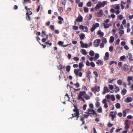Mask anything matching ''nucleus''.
I'll return each mask as SVG.
<instances>
[{"label": "nucleus", "mask_w": 133, "mask_h": 133, "mask_svg": "<svg viewBox=\"0 0 133 133\" xmlns=\"http://www.w3.org/2000/svg\"><path fill=\"white\" fill-rule=\"evenodd\" d=\"M86 94V92L85 91H83L82 92H80L78 95V99H80L81 101H82L84 102H85V101L84 99L82 97V96H85L84 95Z\"/></svg>", "instance_id": "1"}, {"label": "nucleus", "mask_w": 133, "mask_h": 133, "mask_svg": "<svg viewBox=\"0 0 133 133\" xmlns=\"http://www.w3.org/2000/svg\"><path fill=\"white\" fill-rule=\"evenodd\" d=\"M109 21L110 20L109 19H107L104 21L103 24L105 28H108L110 26V25L108 23Z\"/></svg>", "instance_id": "2"}, {"label": "nucleus", "mask_w": 133, "mask_h": 133, "mask_svg": "<svg viewBox=\"0 0 133 133\" xmlns=\"http://www.w3.org/2000/svg\"><path fill=\"white\" fill-rule=\"evenodd\" d=\"M73 111L75 112V113L72 114V117H74L76 116L77 117V118L76 120H77L79 117V111H78V110L76 108H75L73 110Z\"/></svg>", "instance_id": "3"}, {"label": "nucleus", "mask_w": 133, "mask_h": 133, "mask_svg": "<svg viewBox=\"0 0 133 133\" xmlns=\"http://www.w3.org/2000/svg\"><path fill=\"white\" fill-rule=\"evenodd\" d=\"M79 69H75L74 70V72L76 76H78L80 77H81L82 75V73L81 72H79Z\"/></svg>", "instance_id": "4"}, {"label": "nucleus", "mask_w": 133, "mask_h": 133, "mask_svg": "<svg viewBox=\"0 0 133 133\" xmlns=\"http://www.w3.org/2000/svg\"><path fill=\"white\" fill-rule=\"evenodd\" d=\"M109 102V100H107L105 99H104L102 101V103L104 104V107L106 108H107L108 107L107 103Z\"/></svg>", "instance_id": "5"}, {"label": "nucleus", "mask_w": 133, "mask_h": 133, "mask_svg": "<svg viewBox=\"0 0 133 133\" xmlns=\"http://www.w3.org/2000/svg\"><path fill=\"white\" fill-rule=\"evenodd\" d=\"M99 25L98 23H96L92 25V27L91 29V32L93 31L97 27H98Z\"/></svg>", "instance_id": "6"}, {"label": "nucleus", "mask_w": 133, "mask_h": 133, "mask_svg": "<svg viewBox=\"0 0 133 133\" xmlns=\"http://www.w3.org/2000/svg\"><path fill=\"white\" fill-rule=\"evenodd\" d=\"M101 40L99 39H97L94 41V46L95 47H97L99 45Z\"/></svg>", "instance_id": "7"}, {"label": "nucleus", "mask_w": 133, "mask_h": 133, "mask_svg": "<svg viewBox=\"0 0 133 133\" xmlns=\"http://www.w3.org/2000/svg\"><path fill=\"white\" fill-rule=\"evenodd\" d=\"M81 46L82 48H87L89 47V45L86 43H84L82 41L80 42Z\"/></svg>", "instance_id": "8"}, {"label": "nucleus", "mask_w": 133, "mask_h": 133, "mask_svg": "<svg viewBox=\"0 0 133 133\" xmlns=\"http://www.w3.org/2000/svg\"><path fill=\"white\" fill-rule=\"evenodd\" d=\"M79 28L82 29L83 31L87 32L88 31V28L86 26H84L82 25H80L79 26Z\"/></svg>", "instance_id": "9"}, {"label": "nucleus", "mask_w": 133, "mask_h": 133, "mask_svg": "<svg viewBox=\"0 0 133 133\" xmlns=\"http://www.w3.org/2000/svg\"><path fill=\"white\" fill-rule=\"evenodd\" d=\"M128 66L126 64H124L123 66L121 67L122 70L124 71H128L129 70V69L128 68Z\"/></svg>", "instance_id": "10"}, {"label": "nucleus", "mask_w": 133, "mask_h": 133, "mask_svg": "<svg viewBox=\"0 0 133 133\" xmlns=\"http://www.w3.org/2000/svg\"><path fill=\"white\" fill-rule=\"evenodd\" d=\"M88 113L91 114H94L95 115H97V114L96 112L93 109H88Z\"/></svg>", "instance_id": "11"}, {"label": "nucleus", "mask_w": 133, "mask_h": 133, "mask_svg": "<svg viewBox=\"0 0 133 133\" xmlns=\"http://www.w3.org/2000/svg\"><path fill=\"white\" fill-rule=\"evenodd\" d=\"M83 21L82 17L80 15H79L77 18L76 19V21L82 22Z\"/></svg>", "instance_id": "12"}, {"label": "nucleus", "mask_w": 133, "mask_h": 133, "mask_svg": "<svg viewBox=\"0 0 133 133\" xmlns=\"http://www.w3.org/2000/svg\"><path fill=\"white\" fill-rule=\"evenodd\" d=\"M109 91L108 87H105L103 88V94H104L105 93H107L108 92H109Z\"/></svg>", "instance_id": "13"}, {"label": "nucleus", "mask_w": 133, "mask_h": 133, "mask_svg": "<svg viewBox=\"0 0 133 133\" xmlns=\"http://www.w3.org/2000/svg\"><path fill=\"white\" fill-rule=\"evenodd\" d=\"M133 98L131 97H128L124 100V102H130L132 101Z\"/></svg>", "instance_id": "14"}, {"label": "nucleus", "mask_w": 133, "mask_h": 133, "mask_svg": "<svg viewBox=\"0 0 133 133\" xmlns=\"http://www.w3.org/2000/svg\"><path fill=\"white\" fill-rule=\"evenodd\" d=\"M103 14V11L102 10H99V12H97V16L98 17H102Z\"/></svg>", "instance_id": "15"}, {"label": "nucleus", "mask_w": 133, "mask_h": 133, "mask_svg": "<svg viewBox=\"0 0 133 133\" xmlns=\"http://www.w3.org/2000/svg\"><path fill=\"white\" fill-rule=\"evenodd\" d=\"M101 2H99L96 5L95 8L96 9H98L101 7H102Z\"/></svg>", "instance_id": "16"}, {"label": "nucleus", "mask_w": 133, "mask_h": 133, "mask_svg": "<svg viewBox=\"0 0 133 133\" xmlns=\"http://www.w3.org/2000/svg\"><path fill=\"white\" fill-rule=\"evenodd\" d=\"M109 54L108 52H107L105 53V56L104 57V59L105 60H107L109 59Z\"/></svg>", "instance_id": "17"}, {"label": "nucleus", "mask_w": 133, "mask_h": 133, "mask_svg": "<svg viewBox=\"0 0 133 133\" xmlns=\"http://www.w3.org/2000/svg\"><path fill=\"white\" fill-rule=\"evenodd\" d=\"M80 52L82 54L84 55H86L87 54L86 51L84 49H81V50Z\"/></svg>", "instance_id": "18"}, {"label": "nucleus", "mask_w": 133, "mask_h": 133, "mask_svg": "<svg viewBox=\"0 0 133 133\" xmlns=\"http://www.w3.org/2000/svg\"><path fill=\"white\" fill-rule=\"evenodd\" d=\"M127 92L126 89L125 88H124L123 89L122 92L121 94L123 95H124L126 94Z\"/></svg>", "instance_id": "19"}, {"label": "nucleus", "mask_w": 133, "mask_h": 133, "mask_svg": "<svg viewBox=\"0 0 133 133\" xmlns=\"http://www.w3.org/2000/svg\"><path fill=\"white\" fill-rule=\"evenodd\" d=\"M83 65L82 63H80L79 65V71H81L82 69V67L83 66Z\"/></svg>", "instance_id": "20"}, {"label": "nucleus", "mask_w": 133, "mask_h": 133, "mask_svg": "<svg viewBox=\"0 0 133 133\" xmlns=\"http://www.w3.org/2000/svg\"><path fill=\"white\" fill-rule=\"evenodd\" d=\"M26 15L27 16L26 17V19L28 21H30L31 20L29 16V12L28 11L27 12Z\"/></svg>", "instance_id": "21"}, {"label": "nucleus", "mask_w": 133, "mask_h": 133, "mask_svg": "<svg viewBox=\"0 0 133 133\" xmlns=\"http://www.w3.org/2000/svg\"><path fill=\"white\" fill-rule=\"evenodd\" d=\"M97 34L101 37H102L104 36V33L101 32L100 30H99L98 31Z\"/></svg>", "instance_id": "22"}, {"label": "nucleus", "mask_w": 133, "mask_h": 133, "mask_svg": "<svg viewBox=\"0 0 133 133\" xmlns=\"http://www.w3.org/2000/svg\"><path fill=\"white\" fill-rule=\"evenodd\" d=\"M114 40V37L112 36H111L110 37L109 42L110 43H113Z\"/></svg>", "instance_id": "23"}, {"label": "nucleus", "mask_w": 133, "mask_h": 133, "mask_svg": "<svg viewBox=\"0 0 133 133\" xmlns=\"http://www.w3.org/2000/svg\"><path fill=\"white\" fill-rule=\"evenodd\" d=\"M127 57L129 59L131 60L132 59V56L131 54L128 53L127 55Z\"/></svg>", "instance_id": "24"}, {"label": "nucleus", "mask_w": 133, "mask_h": 133, "mask_svg": "<svg viewBox=\"0 0 133 133\" xmlns=\"http://www.w3.org/2000/svg\"><path fill=\"white\" fill-rule=\"evenodd\" d=\"M99 57V55L98 54H95V56L94 57V60H96Z\"/></svg>", "instance_id": "25"}, {"label": "nucleus", "mask_w": 133, "mask_h": 133, "mask_svg": "<svg viewBox=\"0 0 133 133\" xmlns=\"http://www.w3.org/2000/svg\"><path fill=\"white\" fill-rule=\"evenodd\" d=\"M79 37L80 39L81 40H83L84 38L85 37V35L84 34H81L80 35Z\"/></svg>", "instance_id": "26"}, {"label": "nucleus", "mask_w": 133, "mask_h": 133, "mask_svg": "<svg viewBox=\"0 0 133 133\" xmlns=\"http://www.w3.org/2000/svg\"><path fill=\"white\" fill-rule=\"evenodd\" d=\"M102 41L103 43L105 44L107 42L106 39L104 37H103L102 38Z\"/></svg>", "instance_id": "27"}, {"label": "nucleus", "mask_w": 133, "mask_h": 133, "mask_svg": "<svg viewBox=\"0 0 133 133\" xmlns=\"http://www.w3.org/2000/svg\"><path fill=\"white\" fill-rule=\"evenodd\" d=\"M107 2L106 1H103L102 2H101L102 7H103L105 5L107 4Z\"/></svg>", "instance_id": "28"}, {"label": "nucleus", "mask_w": 133, "mask_h": 133, "mask_svg": "<svg viewBox=\"0 0 133 133\" xmlns=\"http://www.w3.org/2000/svg\"><path fill=\"white\" fill-rule=\"evenodd\" d=\"M95 53L92 50H91L89 52V54L90 56H93L94 55Z\"/></svg>", "instance_id": "29"}, {"label": "nucleus", "mask_w": 133, "mask_h": 133, "mask_svg": "<svg viewBox=\"0 0 133 133\" xmlns=\"http://www.w3.org/2000/svg\"><path fill=\"white\" fill-rule=\"evenodd\" d=\"M117 83L119 85H121L122 84V81L121 80L119 79L117 81Z\"/></svg>", "instance_id": "30"}, {"label": "nucleus", "mask_w": 133, "mask_h": 133, "mask_svg": "<svg viewBox=\"0 0 133 133\" xmlns=\"http://www.w3.org/2000/svg\"><path fill=\"white\" fill-rule=\"evenodd\" d=\"M114 8L116 10H119L120 8L119 4H117L116 6L114 7Z\"/></svg>", "instance_id": "31"}, {"label": "nucleus", "mask_w": 133, "mask_h": 133, "mask_svg": "<svg viewBox=\"0 0 133 133\" xmlns=\"http://www.w3.org/2000/svg\"><path fill=\"white\" fill-rule=\"evenodd\" d=\"M117 18L120 20H121L124 18L123 17L122 15H118L117 16Z\"/></svg>", "instance_id": "32"}, {"label": "nucleus", "mask_w": 133, "mask_h": 133, "mask_svg": "<svg viewBox=\"0 0 133 133\" xmlns=\"http://www.w3.org/2000/svg\"><path fill=\"white\" fill-rule=\"evenodd\" d=\"M70 70V66H67L66 67V71L68 72H69Z\"/></svg>", "instance_id": "33"}, {"label": "nucleus", "mask_w": 133, "mask_h": 133, "mask_svg": "<svg viewBox=\"0 0 133 133\" xmlns=\"http://www.w3.org/2000/svg\"><path fill=\"white\" fill-rule=\"evenodd\" d=\"M84 97L86 100L89 99L90 98V97L88 95H85L84 96Z\"/></svg>", "instance_id": "34"}, {"label": "nucleus", "mask_w": 133, "mask_h": 133, "mask_svg": "<svg viewBox=\"0 0 133 133\" xmlns=\"http://www.w3.org/2000/svg\"><path fill=\"white\" fill-rule=\"evenodd\" d=\"M121 105L119 103H117L116 104V107L117 108L119 109L120 108Z\"/></svg>", "instance_id": "35"}, {"label": "nucleus", "mask_w": 133, "mask_h": 133, "mask_svg": "<svg viewBox=\"0 0 133 133\" xmlns=\"http://www.w3.org/2000/svg\"><path fill=\"white\" fill-rule=\"evenodd\" d=\"M111 99L113 101H114L115 100V98L114 95H111Z\"/></svg>", "instance_id": "36"}, {"label": "nucleus", "mask_w": 133, "mask_h": 133, "mask_svg": "<svg viewBox=\"0 0 133 133\" xmlns=\"http://www.w3.org/2000/svg\"><path fill=\"white\" fill-rule=\"evenodd\" d=\"M119 34H120L121 35H123V34L124 33V31L123 30H119Z\"/></svg>", "instance_id": "37"}, {"label": "nucleus", "mask_w": 133, "mask_h": 133, "mask_svg": "<svg viewBox=\"0 0 133 133\" xmlns=\"http://www.w3.org/2000/svg\"><path fill=\"white\" fill-rule=\"evenodd\" d=\"M108 86L109 89L110 90H112L113 89L114 87L113 85L109 84Z\"/></svg>", "instance_id": "38"}, {"label": "nucleus", "mask_w": 133, "mask_h": 133, "mask_svg": "<svg viewBox=\"0 0 133 133\" xmlns=\"http://www.w3.org/2000/svg\"><path fill=\"white\" fill-rule=\"evenodd\" d=\"M95 89L97 91H99L100 90V87L99 86H96L95 88Z\"/></svg>", "instance_id": "39"}, {"label": "nucleus", "mask_w": 133, "mask_h": 133, "mask_svg": "<svg viewBox=\"0 0 133 133\" xmlns=\"http://www.w3.org/2000/svg\"><path fill=\"white\" fill-rule=\"evenodd\" d=\"M119 91V88L117 87L116 86L115 88V91L116 92H117Z\"/></svg>", "instance_id": "40"}, {"label": "nucleus", "mask_w": 133, "mask_h": 133, "mask_svg": "<svg viewBox=\"0 0 133 133\" xmlns=\"http://www.w3.org/2000/svg\"><path fill=\"white\" fill-rule=\"evenodd\" d=\"M84 10L86 12H88V9L87 7H84Z\"/></svg>", "instance_id": "41"}, {"label": "nucleus", "mask_w": 133, "mask_h": 133, "mask_svg": "<svg viewBox=\"0 0 133 133\" xmlns=\"http://www.w3.org/2000/svg\"><path fill=\"white\" fill-rule=\"evenodd\" d=\"M129 123H130V122H129L128 120H125V122L124 123V124L125 125H129Z\"/></svg>", "instance_id": "42"}, {"label": "nucleus", "mask_w": 133, "mask_h": 133, "mask_svg": "<svg viewBox=\"0 0 133 133\" xmlns=\"http://www.w3.org/2000/svg\"><path fill=\"white\" fill-rule=\"evenodd\" d=\"M102 109L101 107L98 108L97 110V112L99 113H101L102 112Z\"/></svg>", "instance_id": "43"}, {"label": "nucleus", "mask_w": 133, "mask_h": 133, "mask_svg": "<svg viewBox=\"0 0 133 133\" xmlns=\"http://www.w3.org/2000/svg\"><path fill=\"white\" fill-rule=\"evenodd\" d=\"M91 3L90 2H89L87 4V5L88 7H90L91 6Z\"/></svg>", "instance_id": "44"}, {"label": "nucleus", "mask_w": 133, "mask_h": 133, "mask_svg": "<svg viewBox=\"0 0 133 133\" xmlns=\"http://www.w3.org/2000/svg\"><path fill=\"white\" fill-rule=\"evenodd\" d=\"M66 0H62L61 2L64 5H65L66 3Z\"/></svg>", "instance_id": "45"}, {"label": "nucleus", "mask_w": 133, "mask_h": 133, "mask_svg": "<svg viewBox=\"0 0 133 133\" xmlns=\"http://www.w3.org/2000/svg\"><path fill=\"white\" fill-rule=\"evenodd\" d=\"M127 110H125L123 111V116L124 117H125L126 116V111Z\"/></svg>", "instance_id": "46"}, {"label": "nucleus", "mask_w": 133, "mask_h": 133, "mask_svg": "<svg viewBox=\"0 0 133 133\" xmlns=\"http://www.w3.org/2000/svg\"><path fill=\"white\" fill-rule=\"evenodd\" d=\"M100 46L101 48H103L104 47V44L103 43H101L100 45Z\"/></svg>", "instance_id": "47"}, {"label": "nucleus", "mask_w": 133, "mask_h": 133, "mask_svg": "<svg viewBox=\"0 0 133 133\" xmlns=\"http://www.w3.org/2000/svg\"><path fill=\"white\" fill-rule=\"evenodd\" d=\"M125 56L124 55L121 56L120 58V60H122L124 59H125Z\"/></svg>", "instance_id": "48"}, {"label": "nucleus", "mask_w": 133, "mask_h": 133, "mask_svg": "<svg viewBox=\"0 0 133 133\" xmlns=\"http://www.w3.org/2000/svg\"><path fill=\"white\" fill-rule=\"evenodd\" d=\"M95 105L97 108H98L100 105L99 103L98 102H97V103H96Z\"/></svg>", "instance_id": "49"}, {"label": "nucleus", "mask_w": 133, "mask_h": 133, "mask_svg": "<svg viewBox=\"0 0 133 133\" xmlns=\"http://www.w3.org/2000/svg\"><path fill=\"white\" fill-rule=\"evenodd\" d=\"M73 28L74 30H77L78 28V26H73Z\"/></svg>", "instance_id": "50"}, {"label": "nucleus", "mask_w": 133, "mask_h": 133, "mask_svg": "<svg viewBox=\"0 0 133 133\" xmlns=\"http://www.w3.org/2000/svg\"><path fill=\"white\" fill-rule=\"evenodd\" d=\"M90 64L91 66L92 67H94L95 66V64L93 62H91Z\"/></svg>", "instance_id": "51"}, {"label": "nucleus", "mask_w": 133, "mask_h": 133, "mask_svg": "<svg viewBox=\"0 0 133 133\" xmlns=\"http://www.w3.org/2000/svg\"><path fill=\"white\" fill-rule=\"evenodd\" d=\"M130 128L129 126V125H125V129H128Z\"/></svg>", "instance_id": "52"}, {"label": "nucleus", "mask_w": 133, "mask_h": 133, "mask_svg": "<svg viewBox=\"0 0 133 133\" xmlns=\"http://www.w3.org/2000/svg\"><path fill=\"white\" fill-rule=\"evenodd\" d=\"M113 47L112 46H110L109 47V50L110 51L112 52L113 51Z\"/></svg>", "instance_id": "53"}, {"label": "nucleus", "mask_w": 133, "mask_h": 133, "mask_svg": "<svg viewBox=\"0 0 133 133\" xmlns=\"http://www.w3.org/2000/svg\"><path fill=\"white\" fill-rule=\"evenodd\" d=\"M116 97L117 99L118 100L119 99L121 98L120 96L118 94H117L116 95Z\"/></svg>", "instance_id": "54"}, {"label": "nucleus", "mask_w": 133, "mask_h": 133, "mask_svg": "<svg viewBox=\"0 0 133 133\" xmlns=\"http://www.w3.org/2000/svg\"><path fill=\"white\" fill-rule=\"evenodd\" d=\"M89 106L91 109H93L94 108V105L92 104H90L89 105Z\"/></svg>", "instance_id": "55"}, {"label": "nucleus", "mask_w": 133, "mask_h": 133, "mask_svg": "<svg viewBox=\"0 0 133 133\" xmlns=\"http://www.w3.org/2000/svg\"><path fill=\"white\" fill-rule=\"evenodd\" d=\"M94 74L96 77H98V74L96 71H94Z\"/></svg>", "instance_id": "56"}, {"label": "nucleus", "mask_w": 133, "mask_h": 133, "mask_svg": "<svg viewBox=\"0 0 133 133\" xmlns=\"http://www.w3.org/2000/svg\"><path fill=\"white\" fill-rule=\"evenodd\" d=\"M83 5V3L82 2L79 3L78 5V6H79V7H82Z\"/></svg>", "instance_id": "57"}, {"label": "nucleus", "mask_w": 133, "mask_h": 133, "mask_svg": "<svg viewBox=\"0 0 133 133\" xmlns=\"http://www.w3.org/2000/svg\"><path fill=\"white\" fill-rule=\"evenodd\" d=\"M106 97L108 99L111 98V96L109 95H107L106 96Z\"/></svg>", "instance_id": "58"}, {"label": "nucleus", "mask_w": 133, "mask_h": 133, "mask_svg": "<svg viewBox=\"0 0 133 133\" xmlns=\"http://www.w3.org/2000/svg\"><path fill=\"white\" fill-rule=\"evenodd\" d=\"M58 10L59 11L61 12H62L63 11V8L62 7H60Z\"/></svg>", "instance_id": "59"}, {"label": "nucleus", "mask_w": 133, "mask_h": 133, "mask_svg": "<svg viewBox=\"0 0 133 133\" xmlns=\"http://www.w3.org/2000/svg\"><path fill=\"white\" fill-rule=\"evenodd\" d=\"M122 64V63L121 62H120L118 63V65L119 67H121Z\"/></svg>", "instance_id": "60"}, {"label": "nucleus", "mask_w": 133, "mask_h": 133, "mask_svg": "<svg viewBox=\"0 0 133 133\" xmlns=\"http://www.w3.org/2000/svg\"><path fill=\"white\" fill-rule=\"evenodd\" d=\"M114 79H109L108 80V83H112L113 82V81H114Z\"/></svg>", "instance_id": "61"}, {"label": "nucleus", "mask_w": 133, "mask_h": 133, "mask_svg": "<svg viewBox=\"0 0 133 133\" xmlns=\"http://www.w3.org/2000/svg\"><path fill=\"white\" fill-rule=\"evenodd\" d=\"M74 85L77 88H78L79 87V84L78 82L75 84Z\"/></svg>", "instance_id": "62"}, {"label": "nucleus", "mask_w": 133, "mask_h": 133, "mask_svg": "<svg viewBox=\"0 0 133 133\" xmlns=\"http://www.w3.org/2000/svg\"><path fill=\"white\" fill-rule=\"evenodd\" d=\"M117 115L119 117H121L122 116V114L121 112L118 113Z\"/></svg>", "instance_id": "63"}, {"label": "nucleus", "mask_w": 133, "mask_h": 133, "mask_svg": "<svg viewBox=\"0 0 133 133\" xmlns=\"http://www.w3.org/2000/svg\"><path fill=\"white\" fill-rule=\"evenodd\" d=\"M74 59L75 61H79V59L78 57H75L74 58Z\"/></svg>", "instance_id": "64"}]
</instances>
